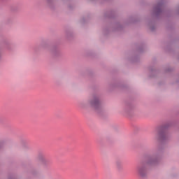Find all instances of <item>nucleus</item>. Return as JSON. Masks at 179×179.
I'll use <instances>...</instances> for the list:
<instances>
[{
	"instance_id": "1",
	"label": "nucleus",
	"mask_w": 179,
	"mask_h": 179,
	"mask_svg": "<svg viewBox=\"0 0 179 179\" xmlns=\"http://www.w3.org/2000/svg\"><path fill=\"white\" fill-rule=\"evenodd\" d=\"M170 127H171V123L168 122L157 127L156 139L159 143L157 154L152 155H145L144 159L145 160L141 161L137 166L136 172L138 176L141 178H146L148 177V166H156L159 163L160 160L159 153L163 150V145L169 141V128Z\"/></svg>"
},
{
	"instance_id": "2",
	"label": "nucleus",
	"mask_w": 179,
	"mask_h": 179,
	"mask_svg": "<svg viewBox=\"0 0 179 179\" xmlns=\"http://www.w3.org/2000/svg\"><path fill=\"white\" fill-rule=\"evenodd\" d=\"M90 106L98 113L101 110V98L99 94H94L89 101Z\"/></svg>"
},
{
	"instance_id": "3",
	"label": "nucleus",
	"mask_w": 179,
	"mask_h": 179,
	"mask_svg": "<svg viewBox=\"0 0 179 179\" xmlns=\"http://www.w3.org/2000/svg\"><path fill=\"white\" fill-rule=\"evenodd\" d=\"M52 54L55 57H61V50L57 46L52 48Z\"/></svg>"
},
{
	"instance_id": "4",
	"label": "nucleus",
	"mask_w": 179,
	"mask_h": 179,
	"mask_svg": "<svg viewBox=\"0 0 179 179\" xmlns=\"http://www.w3.org/2000/svg\"><path fill=\"white\" fill-rule=\"evenodd\" d=\"M66 37L67 40H72L73 37H75V35L73 34V32L71 30L66 31Z\"/></svg>"
},
{
	"instance_id": "5",
	"label": "nucleus",
	"mask_w": 179,
	"mask_h": 179,
	"mask_svg": "<svg viewBox=\"0 0 179 179\" xmlns=\"http://www.w3.org/2000/svg\"><path fill=\"white\" fill-rule=\"evenodd\" d=\"M131 110H132V106H127L126 108L127 115L129 118L132 117V115H134V114L131 112Z\"/></svg>"
},
{
	"instance_id": "6",
	"label": "nucleus",
	"mask_w": 179,
	"mask_h": 179,
	"mask_svg": "<svg viewBox=\"0 0 179 179\" xmlns=\"http://www.w3.org/2000/svg\"><path fill=\"white\" fill-rule=\"evenodd\" d=\"M148 27L151 31H155L156 30V24L155 23H150L148 24Z\"/></svg>"
},
{
	"instance_id": "7",
	"label": "nucleus",
	"mask_w": 179,
	"mask_h": 179,
	"mask_svg": "<svg viewBox=\"0 0 179 179\" xmlns=\"http://www.w3.org/2000/svg\"><path fill=\"white\" fill-rule=\"evenodd\" d=\"M39 160L42 162L43 164H47V163H48V161L45 159V157L43 155L39 156Z\"/></svg>"
},
{
	"instance_id": "8",
	"label": "nucleus",
	"mask_w": 179,
	"mask_h": 179,
	"mask_svg": "<svg viewBox=\"0 0 179 179\" xmlns=\"http://www.w3.org/2000/svg\"><path fill=\"white\" fill-rule=\"evenodd\" d=\"M8 179H16L13 175H10L8 176Z\"/></svg>"
},
{
	"instance_id": "9",
	"label": "nucleus",
	"mask_w": 179,
	"mask_h": 179,
	"mask_svg": "<svg viewBox=\"0 0 179 179\" xmlns=\"http://www.w3.org/2000/svg\"><path fill=\"white\" fill-rule=\"evenodd\" d=\"M166 72H171V69L169 68L168 69L166 70Z\"/></svg>"
},
{
	"instance_id": "10",
	"label": "nucleus",
	"mask_w": 179,
	"mask_h": 179,
	"mask_svg": "<svg viewBox=\"0 0 179 179\" xmlns=\"http://www.w3.org/2000/svg\"><path fill=\"white\" fill-rule=\"evenodd\" d=\"M117 30H121V28L118 27V28H117Z\"/></svg>"
},
{
	"instance_id": "11",
	"label": "nucleus",
	"mask_w": 179,
	"mask_h": 179,
	"mask_svg": "<svg viewBox=\"0 0 179 179\" xmlns=\"http://www.w3.org/2000/svg\"><path fill=\"white\" fill-rule=\"evenodd\" d=\"M139 51H140V52H142V50L140 49Z\"/></svg>"
},
{
	"instance_id": "12",
	"label": "nucleus",
	"mask_w": 179,
	"mask_h": 179,
	"mask_svg": "<svg viewBox=\"0 0 179 179\" xmlns=\"http://www.w3.org/2000/svg\"><path fill=\"white\" fill-rule=\"evenodd\" d=\"M1 144H0V148H1Z\"/></svg>"
}]
</instances>
